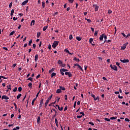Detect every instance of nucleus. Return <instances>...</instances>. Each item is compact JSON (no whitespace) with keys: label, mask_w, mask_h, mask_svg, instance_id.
Wrapping results in <instances>:
<instances>
[{"label":"nucleus","mask_w":130,"mask_h":130,"mask_svg":"<svg viewBox=\"0 0 130 130\" xmlns=\"http://www.w3.org/2000/svg\"><path fill=\"white\" fill-rule=\"evenodd\" d=\"M16 66H17V63L13 64L12 66L13 68H16Z\"/></svg>","instance_id":"774afa93"},{"label":"nucleus","mask_w":130,"mask_h":130,"mask_svg":"<svg viewBox=\"0 0 130 130\" xmlns=\"http://www.w3.org/2000/svg\"><path fill=\"white\" fill-rule=\"evenodd\" d=\"M28 87L29 88H32V83L30 82L29 84H28Z\"/></svg>","instance_id":"79ce46f5"},{"label":"nucleus","mask_w":130,"mask_h":130,"mask_svg":"<svg viewBox=\"0 0 130 130\" xmlns=\"http://www.w3.org/2000/svg\"><path fill=\"white\" fill-rule=\"evenodd\" d=\"M76 105H77V102H75L73 107L74 108H76Z\"/></svg>","instance_id":"3c124183"},{"label":"nucleus","mask_w":130,"mask_h":130,"mask_svg":"<svg viewBox=\"0 0 130 130\" xmlns=\"http://www.w3.org/2000/svg\"><path fill=\"white\" fill-rule=\"evenodd\" d=\"M7 88H8L9 90H11V85H9V86H7Z\"/></svg>","instance_id":"4d7b16f0"},{"label":"nucleus","mask_w":130,"mask_h":130,"mask_svg":"<svg viewBox=\"0 0 130 130\" xmlns=\"http://www.w3.org/2000/svg\"><path fill=\"white\" fill-rule=\"evenodd\" d=\"M76 39L78 41H81V40H82V38L81 37H76Z\"/></svg>","instance_id":"f3484780"},{"label":"nucleus","mask_w":130,"mask_h":130,"mask_svg":"<svg viewBox=\"0 0 130 130\" xmlns=\"http://www.w3.org/2000/svg\"><path fill=\"white\" fill-rule=\"evenodd\" d=\"M78 69H79V70H80V71H82V72H83V68H82V67H81V66L79 65V66H78Z\"/></svg>","instance_id":"473e14b6"},{"label":"nucleus","mask_w":130,"mask_h":130,"mask_svg":"<svg viewBox=\"0 0 130 130\" xmlns=\"http://www.w3.org/2000/svg\"><path fill=\"white\" fill-rule=\"evenodd\" d=\"M116 118H117V117H111L110 118V119L111 120H114V119H116Z\"/></svg>","instance_id":"72a5a7b5"},{"label":"nucleus","mask_w":130,"mask_h":130,"mask_svg":"<svg viewBox=\"0 0 130 130\" xmlns=\"http://www.w3.org/2000/svg\"><path fill=\"white\" fill-rule=\"evenodd\" d=\"M27 81H30V82H33V78L29 77L27 79Z\"/></svg>","instance_id":"412c9836"},{"label":"nucleus","mask_w":130,"mask_h":130,"mask_svg":"<svg viewBox=\"0 0 130 130\" xmlns=\"http://www.w3.org/2000/svg\"><path fill=\"white\" fill-rule=\"evenodd\" d=\"M111 13H112V11H111V10H108L109 15H110V14H111Z\"/></svg>","instance_id":"6e6d98bb"},{"label":"nucleus","mask_w":130,"mask_h":130,"mask_svg":"<svg viewBox=\"0 0 130 130\" xmlns=\"http://www.w3.org/2000/svg\"><path fill=\"white\" fill-rule=\"evenodd\" d=\"M74 0H69V3H71V4H73L74 3Z\"/></svg>","instance_id":"69168bd1"},{"label":"nucleus","mask_w":130,"mask_h":130,"mask_svg":"<svg viewBox=\"0 0 130 130\" xmlns=\"http://www.w3.org/2000/svg\"><path fill=\"white\" fill-rule=\"evenodd\" d=\"M93 7H95L94 8L95 12H98V10H99V6L96 4L93 5Z\"/></svg>","instance_id":"20e7f679"},{"label":"nucleus","mask_w":130,"mask_h":130,"mask_svg":"<svg viewBox=\"0 0 130 130\" xmlns=\"http://www.w3.org/2000/svg\"><path fill=\"white\" fill-rule=\"evenodd\" d=\"M92 41H93V39L90 38L89 39V43H90V44L92 43Z\"/></svg>","instance_id":"13d9d810"},{"label":"nucleus","mask_w":130,"mask_h":130,"mask_svg":"<svg viewBox=\"0 0 130 130\" xmlns=\"http://www.w3.org/2000/svg\"><path fill=\"white\" fill-rule=\"evenodd\" d=\"M14 12H15V10L14 9H12L11 10V14H10L11 17H13V15H14Z\"/></svg>","instance_id":"2eb2a0df"},{"label":"nucleus","mask_w":130,"mask_h":130,"mask_svg":"<svg viewBox=\"0 0 130 130\" xmlns=\"http://www.w3.org/2000/svg\"><path fill=\"white\" fill-rule=\"evenodd\" d=\"M58 43H59V42L55 41L53 43L52 47L54 49L56 48V47L58 45Z\"/></svg>","instance_id":"f257e3e1"},{"label":"nucleus","mask_w":130,"mask_h":130,"mask_svg":"<svg viewBox=\"0 0 130 130\" xmlns=\"http://www.w3.org/2000/svg\"><path fill=\"white\" fill-rule=\"evenodd\" d=\"M43 105V100L42 99L40 101V104L39 105V107L41 108V107H42Z\"/></svg>","instance_id":"423d86ee"},{"label":"nucleus","mask_w":130,"mask_h":130,"mask_svg":"<svg viewBox=\"0 0 130 130\" xmlns=\"http://www.w3.org/2000/svg\"><path fill=\"white\" fill-rule=\"evenodd\" d=\"M48 103H49V100H47L45 103V107L46 108V107H47V105L48 104Z\"/></svg>","instance_id":"1a4fd4ad"},{"label":"nucleus","mask_w":130,"mask_h":130,"mask_svg":"<svg viewBox=\"0 0 130 130\" xmlns=\"http://www.w3.org/2000/svg\"><path fill=\"white\" fill-rule=\"evenodd\" d=\"M85 20H86V21H87L88 23H92V20H91L90 19L85 18Z\"/></svg>","instance_id":"aec40b11"},{"label":"nucleus","mask_w":130,"mask_h":130,"mask_svg":"<svg viewBox=\"0 0 130 130\" xmlns=\"http://www.w3.org/2000/svg\"><path fill=\"white\" fill-rule=\"evenodd\" d=\"M126 48V46L123 44V45L121 47V50H124Z\"/></svg>","instance_id":"9b49d317"},{"label":"nucleus","mask_w":130,"mask_h":130,"mask_svg":"<svg viewBox=\"0 0 130 130\" xmlns=\"http://www.w3.org/2000/svg\"><path fill=\"white\" fill-rule=\"evenodd\" d=\"M2 79H4L5 80H7V79H8V78H6L5 76H0V80H2Z\"/></svg>","instance_id":"393cba45"},{"label":"nucleus","mask_w":130,"mask_h":130,"mask_svg":"<svg viewBox=\"0 0 130 130\" xmlns=\"http://www.w3.org/2000/svg\"><path fill=\"white\" fill-rule=\"evenodd\" d=\"M48 48L50 50L51 49V45H49L48 46Z\"/></svg>","instance_id":"bf43d9fd"},{"label":"nucleus","mask_w":130,"mask_h":130,"mask_svg":"<svg viewBox=\"0 0 130 130\" xmlns=\"http://www.w3.org/2000/svg\"><path fill=\"white\" fill-rule=\"evenodd\" d=\"M66 110H68V106H66L64 107V111H66Z\"/></svg>","instance_id":"e2e57ef3"},{"label":"nucleus","mask_w":130,"mask_h":130,"mask_svg":"<svg viewBox=\"0 0 130 130\" xmlns=\"http://www.w3.org/2000/svg\"><path fill=\"white\" fill-rule=\"evenodd\" d=\"M2 100H4V99H5V100H9V99H10V98L8 96H7V95H3L2 96Z\"/></svg>","instance_id":"39448f33"},{"label":"nucleus","mask_w":130,"mask_h":130,"mask_svg":"<svg viewBox=\"0 0 130 130\" xmlns=\"http://www.w3.org/2000/svg\"><path fill=\"white\" fill-rule=\"evenodd\" d=\"M42 7L43 8H45V2H42Z\"/></svg>","instance_id":"ea45409f"},{"label":"nucleus","mask_w":130,"mask_h":130,"mask_svg":"<svg viewBox=\"0 0 130 130\" xmlns=\"http://www.w3.org/2000/svg\"><path fill=\"white\" fill-rule=\"evenodd\" d=\"M64 51L67 53H69V54H72L71 53H70V51H69V50L66 49L64 50Z\"/></svg>","instance_id":"2f4dec72"},{"label":"nucleus","mask_w":130,"mask_h":130,"mask_svg":"<svg viewBox=\"0 0 130 130\" xmlns=\"http://www.w3.org/2000/svg\"><path fill=\"white\" fill-rule=\"evenodd\" d=\"M68 76L69 77V78H72V73H71V72L68 74Z\"/></svg>","instance_id":"864d4df0"},{"label":"nucleus","mask_w":130,"mask_h":130,"mask_svg":"<svg viewBox=\"0 0 130 130\" xmlns=\"http://www.w3.org/2000/svg\"><path fill=\"white\" fill-rule=\"evenodd\" d=\"M15 32L16 31L15 30L12 31L11 32H10V36H12V35H14V34H15Z\"/></svg>","instance_id":"a878e982"},{"label":"nucleus","mask_w":130,"mask_h":130,"mask_svg":"<svg viewBox=\"0 0 130 130\" xmlns=\"http://www.w3.org/2000/svg\"><path fill=\"white\" fill-rule=\"evenodd\" d=\"M125 121H128V122H129L130 121L129 119H128V118H125Z\"/></svg>","instance_id":"052dcab7"},{"label":"nucleus","mask_w":130,"mask_h":130,"mask_svg":"<svg viewBox=\"0 0 130 130\" xmlns=\"http://www.w3.org/2000/svg\"><path fill=\"white\" fill-rule=\"evenodd\" d=\"M104 38L105 39L104 43H105V42H106V39H107V36L104 35Z\"/></svg>","instance_id":"bb28decb"},{"label":"nucleus","mask_w":130,"mask_h":130,"mask_svg":"<svg viewBox=\"0 0 130 130\" xmlns=\"http://www.w3.org/2000/svg\"><path fill=\"white\" fill-rule=\"evenodd\" d=\"M120 61L121 62H123V63H126L127 62H129V60H128V59H120Z\"/></svg>","instance_id":"7ed1b4c3"},{"label":"nucleus","mask_w":130,"mask_h":130,"mask_svg":"<svg viewBox=\"0 0 130 130\" xmlns=\"http://www.w3.org/2000/svg\"><path fill=\"white\" fill-rule=\"evenodd\" d=\"M18 91L19 92H22V87L20 86L18 87Z\"/></svg>","instance_id":"c9c22d12"},{"label":"nucleus","mask_w":130,"mask_h":130,"mask_svg":"<svg viewBox=\"0 0 130 130\" xmlns=\"http://www.w3.org/2000/svg\"><path fill=\"white\" fill-rule=\"evenodd\" d=\"M98 35V31L95 30L94 32V36H97Z\"/></svg>","instance_id":"c03bdc74"},{"label":"nucleus","mask_w":130,"mask_h":130,"mask_svg":"<svg viewBox=\"0 0 130 130\" xmlns=\"http://www.w3.org/2000/svg\"><path fill=\"white\" fill-rule=\"evenodd\" d=\"M70 73H71V72H66V73H65V75H66V76H69V74H70Z\"/></svg>","instance_id":"338daca9"},{"label":"nucleus","mask_w":130,"mask_h":130,"mask_svg":"<svg viewBox=\"0 0 130 130\" xmlns=\"http://www.w3.org/2000/svg\"><path fill=\"white\" fill-rule=\"evenodd\" d=\"M91 97H92V98H93L94 100L95 101V99H96L95 95H94L93 94H91Z\"/></svg>","instance_id":"a19ab883"},{"label":"nucleus","mask_w":130,"mask_h":130,"mask_svg":"<svg viewBox=\"0 0 130 130\" xmlns=\"http://www.w3.org/2000/svg\"><path fill=\"white\" fill-rule=\"evenodd\" d=\"M121 34H122V36H123V37H126V35H125V34H124V33L121 32Z\"/></svg>","instance_id":"680f3d73"},{"label":"nucleus","mask_w":130,"mask_h":130,"mask_svg":"<svg viewBox=\"0 0 130 130\" xmlns=\"http://www.w3.org/2000/svg\"><path fill=\"white\" fill-rule=\"evenodd\" d=\"M52 96L53 95L51 94V96H50L48 99V100H49L50 101V100H51V98H52Z\"/></svg>","instance_id":"37998d69"},{"label":"nucleus","mask_w":130,"mask_h":130,"mask_svg":"<svg viewBox=\"0 0 130 130\" xmlns=\"http://www.w3.org/2000/svg\"><path fill=\"white\" fill-rule=\"evenodd\" d=\"M40 118H40V116H39L38 117V119H37V123H39V122H40Z\"/></svg>","instance_id":"c756f323"},{"label":"nucleus","mask_w":130,"mask_h":130,"mask_svg":"<svg viewBox=\"0 0 130 130\" xmlns=\"http://www.w3.org/2000/svg\"><path fill=\"white\" fill-rule=\"evenodd\" d=\"M59 88H60V89H61V90L62 91H66V88H64V87H62L61 86H59Z\"/></svg>","instance_id":"9d476101"},{"label":"nucleus","mask_w":130,"mask_h":130,"mask_svg":"<svg viewBox=\"0 0 130 130\" xmlns=\"http://www.w3.org/2000/svg\"><path fill=\"white\" fill-rule=\"evenodd\" d=\"M60 72L62 76H64V73H63V71H62L61 69H60Z\"/></svg>","instance_id":"e433bc0d"},{"label":"nucleus","mask_w":130,"mask_h":130,"mask_svg":"<svg viewBox=\"0 0 130 130\" xmlns=\"http://www.w3.org/2000/svg\"><path fill=\"white\" fill-rule=\"evenodd\" d=\"M74 60H75L76 61H77L78 62H80V59H78L76 57H74Z\"/></svg>","instance_id":"b1692460"},{"label":"nucleus","mask_w":130,"mask_h":130,"mask_svg":"<svg viewBox=\"0 0 130 130\" xmlns=\"http://www.w3.org/2000/svg\"><path fill=\"white\" fill-rule=\"evenodd\" d=\"M58 109L60 111H62V110L63 109V108L62 107H61V108L60 107H58Z\"/></svg>","instance_id":"4c0bfd02"},{"label":"nucleus","mask_w":130,"mask_h":130,"mask_svg":"<svg viewBox=\"0 0 130 130\" xmlns=\"http://www.w3.org/2000/svg\"><path fill=\"white\" fill-rule=\"evenodd\" d=\"M57 63L58 64H62V61L60 60H59L58 61H57Z\"/></svg>","instance_id":"cd10ccee"},{"label":"nucleus","mask_w":130,"mask_h":130,"mask_svg":"<svg viewBox=\"0 0 130 130\" xmlns=\"http://www.w3.org/2000/svg\"><path fill=\"white\" fill-rule=\"evenodd\" d=\"M104 35H105V34H102V35H101L100 36V41H103V38H104Z\"/></svg>","instance_id":"0eeeda50"},{"label":"nucleus","mask_w":130,"mask_h":130,"mask_svg":"<svg viewBox=\"0 0 130 130\" xmlns=\"http://www.w3.org/2000/svg\"><path fill=\"white\" fill-rule=\"evenodd\" d=\"M36 98H34L32 101V102H31V105H34V103H35V101H36Z\"/></svg>","instance_id":"dca6fc26"},{"label":"nucleus","mask_w":130,"mask_h":130,"mask_svg":"<svg viewBox=\"0 0 130 130\" xmlns=\"http://www.w3.org/2000/svg\"><path fill=\"white\" fill-rule=\"evenodd\" d=\"M118 98L119 99H122L123 98V96H120V95H118Z\"/></svg>","instance_id":"09e8293b"},{"label":"nucleus","mask_w":130,"mask_h":130,"mask_svg":"<svg viewBox=\"0 0 130 130\" xmlns=\"http://www.w3.org/2000/svg\"><path fill=\"white\" fill-rule=\"evenodd\" d=\"M47 28H48V26L47 25L44 26L43 28V31H46V29H47Z\"/></svg>","instance_id":"a211bd4d"},{"label":"nucleus","mask_w":130,"mask_h":130,"mask_svg":"<svg viewBox=\"0 0 130 130\" xmlns=\"http://www.w3.org/2000/svg\"><path fill=\"white\" fill-rule=\"evenodd\" d=\"M54 70H55L54 68H52L51 70H50L49 71V74H51V73H52V72H54Z\"/></svg>","instance_id":"5701e85b"},{"label":"nucleus","mask_w":130,"mask_h":130,"mask_svg":"<svg viewBox=\"0 0 130 130\" xmlns=\"http://www.w3.org/2000/svg\"><path fill=\"white\" fill-rule=\"evenodd\" d=\"M55 76H56V73H52L51 74V78H53Z\"/></svg>","instance_id":"7c9ffc66"},{"label":"nucleus","mask_w":130,"mask_h":130,"mask_svg":"<svg viewBox=\"0 0 130 130\" xmlns=\"http://www.w3.org/2000/svg\"><path fill=\"white\" fill-rule=\"evenodd\" d=\"M13 6V3H10L9 4V8L10 9H11V8H12V6Z\"/></svg>","instance_id":"de8ad7c7"},{"label":"nucleus","mask_w":130,"mask_h":130,"mask_svg":"<svg viewBox=\"0 0 130 130\" xmlns=\"http://www.w3.org/2000/svg\"><path fill=\"white\" fill-rule=\"evenodd\" d=\"M17 90H18V88L17 87H15L14 89H13V92H17Z\"/></svg>","instance_id":"49530a36"},{"label":"nucleus","mask_w":130,"mask_h":130,"mask_svg":"<svg viewBox=\"0 0 130 130\" xmlns=\"http://www.w3.org/2000/svg\"><path fill=\"white\" fill-rule=\"evenodd\" d=\"M105 120H106V121H110V119L106 118H105Z\"/></svg>","instance_id":"603ef678"},{"label":"nucleus","mask_w":130,"mask_h":130,"mask_svg":"<svg viewBox=\"0 0 130 130\" xmlns=\"http://www.w3.org/2000/svg\"><path fill=\"white\" fill-rule=\"evenodd\" d=\"M31 44H32V40H30L28 42V45H29V46H31Z\"/></svg>","instance_id":"58836bf2"},{"label":"nucleus","mask_w":130,"mask_h":130,"mask_svg":"<svg viewBox=\"0 0 130 130\" xmlns=\"http://www.w3.org/2000/svg\"><path fill=\"white\" fill-rule=\"evenodd\" d=\"M21 96H22V94L19 93L17 96V99H20V98H21Z\"/></svg>","instance_id":"4be33fe9"},{"label":"nucleus","mask_w":130,"mask_h":130,"mask_svg":"<svg viewBox=\"0 0 130 130\" xmlns=\"http://www.w3.org/2000/svg\"><path fill=\"white\" fill-rule=\"evenodd\" d=\"M38 60V55L36 54L35 56V61L36 62Z\"/></svg>","instance_id":"4468645a"},{"label":"nucleus","mask_w":130,"mask_h":130,"mask_svg":"<svg viewBox=\"0 0 130 130\" xmlns=\"http://www.w3.org/2000/svg\"><path fill=\"white\" fill-rule=\"evenodd\" d=\"M80 66V65L78 63L74 64V67H78V68Z\"/></svg>","instance_id":"0e129e2a"},{"label":"nucleus","mask_w":130,"mask_h":130,"mask_svg":"<svg viewBox=\"0 0 130 130\" xmlns=\"http://www.w3.org/2000/svg\"><path fill=\"white\" fill-rule=\"evenodd\" d=\"M34 25H35V20H32L31 22L30 23V26H34Z\"/></svg>","instance_id":"ddd939ff"},{"label":"nucleus","mask_w":130,"mask_h":130,"mask_svg":"<svg viewBox=\"0 0 130 130\" xmlns=\"http://www.w3.org/2000/svg\"><path fill=\"white\" fill-rule=\"evenodd\" d=\"M61 89H60V88H59V89H57L56 90V93H57V94H59V93H61Z\"/></svg>","instance_id":"f8f14e48"},{"label":"nucleus","mask_w":130,"mask_h":130,"mask_svg":"<svg viewBox=\"0 0 130 130\" xmlns=\"http://www.w3.org/2000/svg\"><path fill=\"white\" fill-rule=\"evenodd\" d=\"M40 35H41V32H37V38H39V37L40 36Z\"/></svg>","instance_id":"c85d7f7f"},{"label":"nucleus","mask_w":130,"mask_h":130,"mask_svg":"<svg viewBox=\"0 0 130 130\" xmlns=\"http://www.w3.org/2000/svg\"><path fill=\"white\" fill-rule=\"evenodd\" d=\"M110 68L112 69V70H114V71H116L117 72V67L115 65L112 66V64L110 65Z\"/></svg>","instance_id":"f03ea898"},{"label":"nucleus","mask_w":130,"mask_h":130,"mask_svg":"<svg viewBox=\"0 0 130 130\" xmlns=\"http://www.w3.org/2000/svg\"><path fill=\"white\" fill-rule=\"evenodd\" d=\"M99 99H100L99 96H98L96 98H95V99H94V101H96V100L99 101Z\"/></svg>","instance_id":"a18cd8bd"},{"label":"nucleus","mask_w":130,"mask_h":130,"mask_svg":"<svg viewBox=\"0 0 130 130\" xmlns=\"http://www.w3.org/2000/svg\"><path fill=\"white\" fill-rule=\"evenodd\" d=\"M55 122L56 124V126H58V121H57V119H55Z\"/></svg>","instance_id":"6ab92c4d"},{"label":"nucleus","mask_w":130,"mask_h":130,"mask_svg":"<svg viewBox=\"0 0 130 130\" xmlns=\"http://www.w3.org/2000/svg\"><path fill=\"white\" fill-rule=\"evenodd\" d=\"M61 71L62 72H68V69H61Z\"/></svg>","instance_id":"f704fd0d"},{"label":"nucleus","mask_w":130,"mask_h":130,"mask_svg":"<svg viewBox=\"0 0 130 130\" xmlns=\"http://www.w3.org/2000/svg\"><path fill=\"white\" fill-rule=\"evenodd\" d=\"M28 0L24 1L22 3L21 6H25L26 4H28Z\"/></svg>","instance_id":"6e6552de"},{"label":"nucleus","mask_w":130,"mask_h":130,"mask_svg":"<svg viewBox=\"0 0 130 130\" xmlns=\"http://www.w3.org/2000/svg\"><path fill=\"white\" fill-rule=\"evenodd\" d=\"M69 39H70V40H72V39H73V35H70V36H69Z\"/></svg>","instance_id":"8fccbe9b"},{"label":"nucleus","mask_w":130,"mask_h":130,"mask_svg":"<svg viewBox=\"0 0 130 130\" xmlns=\"http://www.w3.org/2000/svg\"><path fill=\"white\" fill-rule=\"evenodd\" d=\"M88 124H91V125H94V123L92 122H89Z\"/></svg>","instance_id":"5fc2aeb1"}]
</instances>
